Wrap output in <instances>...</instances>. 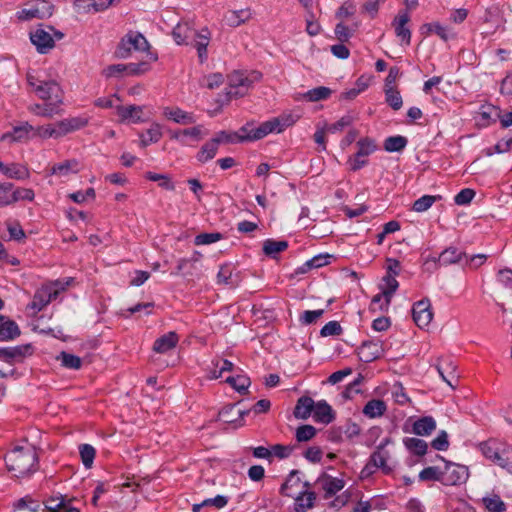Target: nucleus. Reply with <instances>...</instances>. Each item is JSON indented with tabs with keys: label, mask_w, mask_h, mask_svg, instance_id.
Wrapping results in <instances>:
<instances>
[{
	"label": "nucleus",
	"mask_w": 512,
	"mask_h": 512,
	"mask_svg": "<svg viewBox=\"0 0 512 512\" xmlns=\"http://www.w3.org/2000/svg\"><path fill=\"white\" fill-rule=\"evenodd\" d=\"M436 429V421L431 416L419 418L413 423L412 432L419 436H428Z\"/></svg>",
	"instance_id": "obj_30"
},
{
	"label": "nucleus",
	"mask_w": 512,
	"mask_h": 512,
	"mask_svg": "<svg viewBox=\"0 0 512 512\" xmlns=\"http://www.w3.org/2000/svg\"><path fill=\"white\" fill-rule=\"evenodd\" d=\"M61 103L45 101L44 104H33L28 107V110L34 115L53 118L55 115L62 113Z\"/></svg>",
	"instance_id": "obj_21"
},
{
	"label": "nucleus",
	"mask_w": 512,
	"mask_h": 512,
	"mask_svg": "<svg viewBox=\"0 0 512 512\" xmlns=\"http://www.w3.org/2000/svg\"><path fill=\"white\" fill-rule=\"evenodd\" d=\"M321 483L327 498L334 496L344 488V481L342 479L328 475L323 477Z\"/></svg>",
	"instance_id": "obj_37"
},
{
	"label": "nucleus",
	"mask_w": 512,
	"mask_h": 512,
	"mask_svg": "<svg viewBox=\"0 0 512 512\" xmlns=\"http://www.w3.org/2000/svg\"><path fill=\"white\" fill-rule=\"evenodd\" d=\"M483 21L487 24H490L493 30L491 33L496 32L497 30H505L506 19L504 18L503 11L497 5H493L485 10V14L483 17Z\"/></svg>",
	"instance_id": "obj_18"
},
{
	"label": "nucleus",
	"mask_w": 512,
	"mask_h": 512,
	"mask_svg": "<svg viewBox=\"0 0 512 512\" xmlns=\"http://www.w3.org/2000/svg\"><path fill=\"white\" fill-rule=\"evenodd\" d=\"M20 335V329L16 322L12 320H5V317L0 315V340L10 341Z\"/></svg>",
	"instance_id": "obj_29"
},
{
	"label": "nucleus",
	"mask_w": 512,
	"mask_h": 512,
	"mask_svg": "<svg viewBox=\"0 0 512 512\" xmlns=\"http://www.w3.org/2000/svg\"><path fill=\"white\" fill-rule=\"evenodd\" d=\"M385 96L386 102L392 109L399 110L402 107V97L400 92L395 87L385 88Z\"/></svg>",
	"instance_id": "obj_54"
},
{
	"label": "nucleus",
	"mask_w": 512,
	"mask_h": 512,
	"mask_svg": "<svg viewBox=\"0 0 512 512\" xmlns=\"http://www.w3.org/2000/svg\"><path fill=\"white\" fill-rule=\"evenodd\" d=\"M74 4L79 8L86 11L93 9L94 11H100L108 8L113 0H73Z\"/></svg>",
	"instance_id": "obj_39"
},
{
	"label": "nucleus",
	"mask_w": 512,
	"mask_h": 512,
	"mask_svg": "<svg viewBox=\"0 0 512 512\" xmlns=\"http://www.w3.org/2000/svg\"><path fill=\"white\" fill-rule=\"evenodd\" d=\"M313 418L316 422L329 424L334 420L335 415L331 406L326 401L322 400L315 404Z\"/></svg>",
	"instance_id": "obj_27"
},
{
	"label": "nucleus",
	"mask_w": 512,
	"mask_h": 512,
	"mask_svg": "<svg viewBox=\"0 0 512 512\" xmlns=\"http://www.w3.org/2000/svg\"><path fill=\"white\" fill-rule=\"evenodd\" d=\"M218 147L219 146L216 144V142L211 139L201 147L196 155V159L201 163H206L212 160L217 154Z\"/></svg>",
	"instance_id": "obj_40"
},
{
	"label": "nucleus",
	"mask_w": 512,
	"mask_h": 512,
	"mask_svg": "<svg viewBox=\"0 0 512 512\" xmlns=\"http://www.w3.org/2000/svg\"><path fill=\"white\" fill-rule=\"evenodd\" d=\"M405 447L415 455L423 456L427 452V443L419 438L408 437L403 439Z\"/></svg>",
	"instance_id": "obj_43"
},
{
	"label": "nucleus",
	"mask_w": 512,
	"mask_h": 512,
	"mask_svg": "<svg viewBox=\"0 0 512 512\" xmlns=\"http://www.w3.org/2000/svg\"><path fill=\"white\" fill-rule=\"evenodd\" d=\"M253 15L254 12L249 7L239 10H228L223 16V21L227 26L236 28L249 22Z\"/></svg>",
	"instance_id": "obj_15"
},
{
	"label": "nucleus",
	"mask_w": 512,
	"mask_h": 512,
	"mask_svg": "<svg viewBox=\"0 0 512 512\" xmlns=\"http://www.w3.org/2000/svg\"><path fill=\"white\" fill-rule=\"evenodd\" d=\"M46 30L43 27H39L30 33L31 42L36 46L37 51L45 54L49 50L54 47L55 41L51 32H54V35L57 39H61L63 34L61 32H56L52 27H47Z\"/></svg>",
	"instance_id": "obj_7"
},
{
	"label": "nucleus",
	"mask_w": 512,
	"mask_h": 512,
	"mask_svg": "<svg viewBox=\"0 0 512 512\" xmlns=\"http://www.w3.org/2000/svg\"><path fill=\"white\" fill-rule=\"evenodd\" d=\"M444 485H459L469 477L468 468L463 465L449 463L442 471Z\"/></svg>",
	"instance_id": "obj_8"
},
{
	"label": "nucleus",
	"mask_w": 512,
	"mask_h": 512,
	"mask_svg": "<svg viewBox=\"0 0 512 512\" xmlns=\"http://www.w3.org/2000/svg\"><path fill=\"white\" fill-rule=\"evenodd\" d=\"M424 27L427 28L428 32L437 34L444 41H448L450 38L454 37L450 29L437 22L425 24Z\"/></svg>",
	"instance_id": "obj_55"
},
{
	"label": "nucleus",
	"mask_w": 512,
	"mask_h": 512,
	"mask_svg": "<svg viewBox=\"0 0 512 512\" xmlns=\"http://www.w3.org/2000/svg\"><path fill=\"white\" fill-rule=\"evenodd\" d=\"M34 133V127L28 122H25L19 126H15L11 132H7L0 137L1 141H26Z\"/></svg>",
	"instance_id": "obj_19"
},
{
	"label": "nucleus",
	"mask_w": 512,
	"mask_h": 512,
	"mask_svg": "<svg viewBox=\"0 0 512 512\" xmlns=\"http://www.w3.org/2000/svg\"><path fill=\"white\" fill-rule=\"evenodd\" d=\"M504 444L499 443L496 440H488L486 442H482L480 444V450L482 454L489 460H493L497 454L500 452L501 448Z\"/></svg>",
	"instance_id": "obj_48"
},
{
	"label": "nucleus",
	"mask_w": 512,
	"mask_h": 512,
	"mask_svg": "<svg viewBox=\"0 0 512 512\" xmlns=\"http://www.w3.org/2000/svg\"><path fill=\"white\" fill-rule=\"evenodd\" d=\"M315 499L316 496L313 492L303 493L302 495L296 497V511L305 512L307 509L312 508Z\"/></svg>",
	"instance_id": "obj_53"
},
{
	"label": "nucleus",
	"mask_w": 512,
	"mask_h": 512,
	"mask_svg": "<svg viewBox=\"0 0 512 512\" xmlns=\"http://www.w3.org/2000/svg\"><path fill=\"white\" fill-rule=\"evenodd\" d=\"M492 462L512 473V448L504 445Z\"/></svg>",
	"instance_id": "obj_42"
},
{
	"label": "nucleus",
	"mask_w": 512,
	"mask_h": 512,
	"mask_svg": "<svg viewBox=\"0 0 512 512\" xmlns=\"http://www.w3.org/2000/svg\"><path fill=\"white\" fill-rule=\"evenodd\" d=\"M287 247V241H276L273 239H267L263 243V252L268 256L275 257L278 253L286 250Z\"/></svg>",
	"instance_id": "obj_46"
},
{
	"label": "nucleus",
	"mask_w": 512,
	"mask_h": 512,
	"mask_svg": "<svg viewBox=\"0 0 512 512\" xmlns=\"http://www.w3.org/2000/svg\"><path fill=\"white\" fill-rule=\"evenodd\" d=\"M51 291L52 290L48 289L46 285L42 286L39 290H37L30 304L31 309L39 312L43 308H45L51 301L55 300V291Z\"/></svg>",
	"instance_id": "obj_24"
},
{
	"label": "nucleus",
	"mask_w": 512,
	"mask_h": 512,
	"mask_svg": "<svg viewBox=\"0 0 512 512\" xmlns=\"http://www.w3.org/2000/svg\"><path fill=\"white\" fill-rule=\"evenodd\" d=\"M226 382L229 383L236 391L239 393H245L250 386V379L246 376H230L226 379Z\"/></svg>",
	"instance_id": "obj_60"
},
{
	"label": "nucleus",
	"mask_w": 512,
	"mask_h": 512,
	"mask_svg": "<svg viewBox=\"0 0 512 512\" xmlns=\"http://www.w3.org/2000/svg\"><path fill=\"white\" fill-rule=\"evenodd\" d=\"M440 198V196L424 195L413 203V210L416 212H424Z\"/></svg>",
	"instance_id": "obj_56"
},
{
	"label": "nucleus",
	"mask_w": 512,
	"mask_h": 512,
	"mask_svg": "<svg viewBox=\"0 0 512 512\" xmlns=\"http://www.w3.org/2000/svg\"><path fill=\"white\" fill-rule=\"evenodd\" d=\"M196 35L197 30L186 21L178 23L172 31L173 39L178 45L193 44Z\"/></svg>",
	"instance_id": "obj_13"
},
{
	"label": "nucleus",
	"mask_w": 512,
	"mask_h": 512,
	"mask_svg": "<svg viewBox=\"0 0 512 512\" xmlns=\"http://www.w3.org/2000/svg\"><path fill=\"white\" fill-rule=\"evenodd\" d=\"M79 171V163L77 160H66L62 163L55 164L51 169V174L60 177H67L70 174H75Z\"/></svg>",
	"instance_id": "obj_35"
},
{
	"label": "nucleus",
	"mask_w": 512,
	"mask_h": 512,
	"mask_svg": "<svg viewBox=\"0 0 512 512\" xmlns=\"http://www.w3.org/2000/svg\"><path fill=\"white\" fill-rule=\"evenodd\" d=\"M357 152L349 157L348 164L350 169L357 171L367 164V157L376 151L377 146L373 139L362 138L357 142Z\"/></svg>",
	"instance_id": "obj_6"
},
{
	"label": "nucleus",
	"mask_w": 512,
	"mask_h": 512,
	"mask_svg": "<svg viewBox=\"0 0 512 512\" xmlns=\"http://www.w3.org/2000/svg\"><path fill=\"white\" fill-rule=\"evenodd\" d=\"M389 443V439H385L378 447L377 450L372 453L370 457V461L366 466V469L370 467V465L382 469L385 474H389L392 472L393 468L388 464L390 459V454L387 450H385V445Z\"/></svg>",
	"instance_id": "obj_12"
},
{
	"label": "nucleus",
	"mask_w": 512,
	"mask_h": 512,
	"mask_svg": "<svg viewBox=\"0 0 512 512\" xmlns=\"http://www.w3.org/2000/svg\"><path fill=\"white\" fill-rule=\"evenodd\" d=\"M463 258H467L465 252L459 250L456 247H448L439 255L436 259L435 257L431 258L433 262H437L439 266H448L451 264L459 263Z\"/></svg>",
	"instance_id": "obj_22"
},
{
	"label": "nucleus",
	"mask_w": 512,
	"mask_h": 512,
	"mask_svg": "<svg viewBox=\"0 0 512 512\" xmlns=\"http://www.w3.org/2000/svg\"><path fill=\"white\" fill-rule=\"evenodd\" d=\"M116 113L121 121H131L133 123H137L142 121L143 108L137 105H117Z\"/></svg>",
	"instance_id": "obj_25"
},
{
	"label": "nucleus",
	"mask_w": 512,
	"mask_h": 512,
	"mask_svg": "<svg viewBox=\"0 0 512 512\" xmlns=\"http://www.w3.org/2000/svg\"><path fill=\"white\" fill-rule=\"evenodd\" d=\"M316 435V429L312 425H302L296 430V439L298 442H306Z\"/></svg>",
	"instance_id": "obj_63"
},
{
	"label": "nucleus",
	"mask_w": 512,
	"mask_h": 512,
	"mask_svg": "<svg viewBox=\"0 0 512 512\" xmlns=\"http://www.w3.org/2000/svg\"><path fill=\"white\" fill-rule=\"evenodd\" d=\"M161 137V126L155 123L147 130L145 134L141 135V145L146 147L151 143L158 142Z\"/></svg>",
	"instance_id": "obj_50"
},
{
	"label": "nucleus",
	"mask_w": 512,
	"mask_h": 512,
	"mask_svg": "<svg viewBox=\"0 0 512 512\" xmlns=\"http://www.w3.org/2000/svg\"><path fill=\"white\" fill-rule=\"evenodd\" d=\"M387 410L386 403L380 399H372L363 408V414L368 418L381 417Z\"/></svg>",
	"instance_id": "obj_34"
},
{
	"label": "nucleus",
	"mask_w": 512,
	"mask_h": 512,
	"mask_svg": "<svg viewBox=\"0 0 512 512\" xmlns=\"http://www.w3.org/2000/svg\"><path fill=\"white\" fill-rule=\"evenodd\" d=\"M163 115L168 120L181 125H188L196 122L192 113L186 112L179 107H165L163 108Z\"/></svg>",
	"instance_id": "obj_20"
},
{
	"label": "nucleus",
	"mask_w": 512,
	"mask_h": 512,
	"mask_svg": "<svg viewBox=\"0 0 512 512\" xmlns=\"http://www.w3.org/2000/svg\"><path fill=\"white\" fill-rule=\"evenodd\" d=\"M74 282L73 277H67L63 279H57L55 281H52L48 284H46V287L48 289H51L52 291H55V299L58 297V295L65 291L72 283Z\"/></svg>",
	"instance_id": "obj_62"
},
{
	"label": "nucleus",
	"mask_w": 512,
	"mask_h": 512,
	"mask_svg": "<svg viewBox=\"0 0 512 512\" xmlns=\"http://www.w3.org/2000/svg\"><path fill=\"white\" fill-rule=\"evenodd\" d=\"M33 354V347L30 344H23L13 347L0 348V359L14 364L22 362L26 357Z\"/></svg>",
	"instance_id": "obj_9"
},
{
	"label": "nucleus",
	"mask_w": 512,
	"mask_h": 512,
	"mask_svg": "<svg viewBox=\"0 0 512 512\" xmlns=\"http://www.w3.org/2000/svg\"><path fill=\"white\" fill-rule=\"evenodd\" d=\"M227 503L228 498L226 496L217 495L214 498L205 499L201 503L193 504L192 511L200 512V510L205 507H214L216 509H221L225 507Z\"/></svg>",
	"instance_id": "obj_41"
},
{
	"label": "nucleus",
	"mask_w": 512,
	"mask_h": 512,
	"mask_svg": "<svg viewBox=\"0 0 512 512\" xmlns=\"http://www.w3.org/2000/svg\"><path fill=\"white\" fill-rule=\"evenodd\" d=\"M202 257L201 253L194 252L191 258H181L177 263V271L175 274H191V270L194 268V264L200 260Z\"/></svg>",
	"instance_id": "obj_49"
},
{
	"label": "nucleus",
	"mask_w": 512,
	"mask_h": 512,
	"mask_svg": "<svg viewBox=\"0 0 512 512\" xmlns=\"http://www.w3.org/2000/svg\"><path fill=\"white\" fill-rule=\"evenodd\" d=\"M52 14L51 5L42 0L37 2L35 5L24 8L19 12V19L21 20H30L33 18H44L46 16H50Z\"/></svg>",
	"instance_id": "obj_17"
},
{
	"label": "nucleus",
	"mask_w": 512,
	"mask_h": 512,
	"mask_svg": "<svg viewBox=\"0 0 512 512\" xmlns=\"http://www.w3.org/2000/svg\"><path fill=\"white\" fill-rule=\"evenodd\" d=\"M399 283L396 280V276L392 274H386L383 277V284L381 285V290L384 292V295L386 297V301L384 302V305H390L392 296L398 289Z\"/></svg>",
	"instance_id": "obj_38"
},
{
	"label": "nucleus",
	"mask_w": 512,
	"mask_h": 512,
	"mask_svg": "<svg viewBox=\"0 0 512 512\" xmlns=\"http://www.w3.org/2000/svg\"><path fill=\"white\" fill-rule=\"evenodd\" d=\"M235 408V405L225 406L218 414L219 420L223 423H235L248 414V411H240Z\"/></svg>",
	"instance_id": "obj_36"
},
{
	"label": "nucleus",
	"mask_w": 512,
	"mask_h": 512,
	"mask_svg": "<svg viewBox=\"0 0 512 512\" xmlns=\"http://www.w3.org/2000/svg\"><path fill=\"white\" fill-rule=\"evenodd\" d=\"M79 452H80V456H81L83 465L86 468H90L93 464L95 454H96L94 447L89 444H82L79 447Z\"/></svg>",
	"instance_id": "obj_61"
},
{
	"label": "nucleus",
	"mask_w": 512,
	"mask_h": 512,
	"mask_svg": "<svg viewBox=\"0 0 512 512\" xmlns=\"http://www.w3.org/2000/svg\"><path fill=\"white\" fill-rule=\"evenodd\" d=\"M501 110L491 104L482 105L477 112V121L482 126H488L495 123L500 117Z\"/></svg>",
	"instance_id": "obj_26"
},
{
	"label": "nucleus",
	"mask_w": 512,
	"mask_h": 512,
	"mask_svg": "<svg viewBox=\"0 0 512 512\" xmlns=\"http://www.w3.org/2000/svg\"><path fill=\"white\" fill-rule=\"evenodd\" d=\"M209 39L210 32L208 29H203L201 32L197 31V35L193 40L200 62H204L207 59V46L209 44Z\"/></svg>",
	"instance_id": "obj_33"
},
{
	"label": "nucleus",
	"mask_w": 512,
	"mask_h": 512,
	"mask_svg": "<svg viewBox=\"0 0 512 512\" xmlns=\"http://www.w3.org/2000/svg\"><path fill=\"white\" fill-rule=\"evenodd\" d=\"M0 171L12 179L21 180L29 177L28 169L20 164L12 163L10 165H5L0 161Z\"/></svg>",
	"instance_id": "obj_32"
},
{
	"label": "nucleus",
	"mask_w": 512,
	"mask_h": 512,
	"mask_svg": "<svg viewBox=\"0 0 512 512\" xmlns=\"http://www.w3.org/2000/svg\"><path fill=\"white\" fill-rule=\"evenodd\" d=\"M27 83L41 100L63 104V91L56 81L40 79L28 73Z\"/></svg>",
	"instance_id": "obj_3"
},
{
	"label": "nucleus",
	"mask_w": 512,
	"mask_h": 512,
	"mask_svg": "<svg viewBox=\"0 0 512 512\" xmlns=\"http://www.w3.org/2000/svg\"><path fill=\"white\" fill-rule=\"evenodd\" d=\"M149 49L147 39L139 32L130 31L118 44L115 55L118 58L126 59L132 51H146Z\"/></svg>",
	"instance_id": "obj_4"
},
{
	"label": "nucleus",
	"mask_w": 512,
	"mask_h": 512,
	"mask_svg": "<svg viewBox=\"0 0 512 512\" xmlns=\"http://www.w3.org/2000/svg\"><path fill=\"white\" fill-rule=\"evenodd\" d=\"M456 368V364L449 359H443L437 365L439 375L452 388L455 387L454 382L457 383L458 381Z\"/></svg>",
	"instance_id": "obj_23"
},
{
	"label": "nucleus",
	"mask_w": 512,
	"mask_h": 512,
	"mask_svg": "<svg viewBox=\"0 0 512 512\" xmlns=\"http://www.w3.org/2000/svg\"><path fill=\"white\" fill-rule=\"evenodd\" d=\"M8 470L16 477H24L37 470L38 455L33 447H16L6 455Z\"/></svg>",
	"instance_id": "obj_1"
},
{
	"label": "nucleus",
	"mask_w": 512,
	"mask_h": 512,
	"mask_svg": "<svg viewBox=\"0 0 512 512\" xmlns=\"http://www.w3.org/2000/svg\"><path fill=\"white\" fill-rule=\"evenodd\" d=\"M409 21L410 15L408 11L401 10L392 23L396 36L400 39L401 43L405 45H409L411 42V31L407 27Z\"/></svg>",
	"instance_id": "obj_14"
},
{
	"label": "nucleus",
	"mask_w": 512,
	"mask_h": 512,
	"mask_svg": "<svg viewBox=\"0 0 512 512\" xmlns=\"http://www.w3.org/2000/svg\"><path fill=\"white\" fill-rule=\"evenodd\" d=\"M213 369L210 371L212 379H218L225 371H231L234 367L233 363L226 359H216L212 361Z\"/></svg>",
	"instance_id": "obj_51"
},
{
	"label": "nucleus",
	"mask_w": 512,
	"mask_h": 512,
	"mask_svg": "<svg viewBox=\"0 0 512 512\" xmlns=\"http://www.w3.org/2000/svg\"><path fill=\"white\" fill-rule=\"evenodd\" d=\"M66 504L63 496L50 497L45 502V508L50 512H60L66 508Z\"/></svg>",
	"instance_id": "obj_64"
},
{
	"label": "nucleus",
	"mask_w": 512,
	"mask_h": 512,
	"mask_svg": "<svg viewBox=\"0 0 512 512\" xmlns=\"http://www.w3.org/2000/svg\"><path fill=\"white\" fill-rule=\"evenodd\" d=\"M483 503L490 512H504L506 509L505 503L497 495L483 498Z\"/></svg>",
	"instance_id": "obj_58"
},
{
	"label": "nucleus",
	"mask_w": 512,
	"mask_h": 512,
	"mask_svg": "<svg viewBox=\"0 0 512 512\" xmlns=\"http://www.w3.org/2000/svg\"><path fill=\"white\" fill-rule=\"evenodd\" d=\"M412 315L415 324L419 328L423 329L427 327L433 319V312L431 310L429 299H422L416 302L412 308Z\"/></svg>",
	"instance_id": "obj_10"
},
{
	"label": "nucleus",
	"mask_w": 512,
	"mask_h": 512,
	"mask_svg": "<svg viewBox=\"0 0 512 512\" xmlns=\"http://www.w3.org/2000/svg\"><path fill=\"white\" fill-rule=\"evenodd\" d=\"M330 257L331 256L328 254L317 255V256L313 257L312 259L308 260L307 262H305V264L300 268V272L305 273L308 270H310L311 268H319V267L325 266L329 263L328 259Z\"/></svg>",
	"instance_id": "obj_59"
},
{
	"label": "nucleus",
	"mask_w": 512,
	"mask_h": 512,
	"mask_svg": "<svg viewBox=\"0 0 512 512\" xmlns=\"http://www.w3.org/2000/svg\"><path fill=\"white\" fill-rule=\"evenodd\" d=\"M89 123V118L86 116H77L62 119L55 123L58 138H62L70 133L78 131L86 127Z\"/></svg>",
	"instance_id": "obj_11"
},
{
	"label": "nucleus",
	"mask_w": 512,
	"mask_h": 512,
	"mask_svg": "<svg viewBox=\"0 0 512 512\" xmlns=\"http://www.w3.org/2000/svg\"><path fill=\"white\" fill-rule=\"evenodd\" d=\"M419 479L421 481H440L443 484L442 471H440L437 467L434 466L424 468L419 473Z\"/></svg>",
	"instance_id": "obj_57"
},
{
	"label": "nucleus",
	"mask_w": 512,
	"mask_h": 512,
	"mask_svg": "<svg viewBox=\"0 0 512 512\" xmlns=\"http://www.w3.org/2000/svg\"><path fill=\"white\" fill-rule=\"evenodd\" d=\"M358 354L363 362H372L383 354L382 343L375 340L364 341L359 347Z\"/></svg>",
	"instance_id": "obj_16"
},
{
	"label": "nucleus",
	"mask_w": 512,
	"mask_h": 512,
	"mask_svg": "<svg viewBox=\"0 0 512 512\" xmlns=\"http://www.w3.org/2000/svg\"><path fill=\"white\" fill-rule=\"evenodd\" d=\"M407 143V138L404 136H390L384 142V149L387 152H400L406 147Z\"/></svg>",
	"instance_id": "obj_47"
},
{
	"label": "nucleus",
	"mask_w": 512,
	"mask_h": 512,
	"mask_svg": "<svg viewBox=\"0 0 512 512\" xmlns=\"http://www.w3.org/2000/svg\"><path fill=\"white\" fill-rule=\"evenodd\" d=\"M178 341L179 337L176 332H168L156 339L153 345V350L157 353H166L173 349L177 345Z\"/></svg>",
	"instance_id": "obj_28"
},
{
	"label": "nucleus",
	"mask_w": 512,
	"mask_h": 512,
	"mask_svg": "<svg viewBox=\"0 0 512 512\" xmlns=\"http://www.w3.org/2000/svg\"><path fill=\"white\" fill-rule=\"evenodd\" d=\"M217 283L230 287L238 285V281L233 277V268L230 265L226 264L220 267L217 274Z\"/></svg>",
	"instance_id": "obj_44"
},
{
	"label": "nucleus",
	"mask_w": 512,
	"mask_h": 512,
	"mask_svg": "<svg viewBox=\"0 0 512 512\" xmlns=\"http://www.w3.org/2000/svg\"><path fill=\"white\" fill-rule=\"evenodd\" d=\"M57 359L61 361V364L64 367L69 369L78 370L82 366V360L80 357L67 352H61Z\"/></svg>",
	"instance_id": "obj_52"
},
{
	"label": "nucleus",
	"mask_w": 512,
	"mask_h": 512,
	"mask_svg": "<svg viewBox=\"0 0 512 512\" xmlns=\"http://www.w3.org/2000/svg\"><path fill=\"white\" fill-rule=\"evenodd\" d=\"M294 122L295 120L291 115H281L279 117L272 118L256 127V130L251 138L262 139L270 133H280L287 127L291 126Z\"/></svg>",
	"instance_id": "obj_5"
},
{
	"label": "nucleus",
	"mask_w": 512,
	"mask_h": 512,
	"mask_svg": "<svg viewBox=\"0 0 512 512\" xmlns=\"http://www.w3.org/2000/svg\"><path fill=\"white\" fill-rule=\"evenodd\" d=\"M332 94V90L328 87L319 86L316 88H313L304 94H302V97L310 102H317L321 100L328 99Z\"/></svg>",
	"instance_id": "obj_45"
},
{
	"label": "nucleus",
	"mask_w": 512,
	"mask_h": 512,
	"mask_svg": "<svg viewBox=\"0 0 512 512\" xmlns=\"http://www.w3.org/2000/svg\"><path fill=\"white\" fill-rule=\"evenodd\" d=\"M262 74L258 71H234L228 77L226 95L229 98L245 96L254 83L260 81Z\"/></svg>",
	"instance_id": "obj_2"
},
{
	"label": "nucleus",
	"mask_w": 512,
	"mask_h": 512,
	"mask_svg": "<svg viewBox=\"0 0 512 512\" xmlns=\"http://www.w3.org/2000/svg\"><path fill=\"white\" fill-rule=\"evenodd\" d=\"M315 403L312 398L302 396L298 399L294 408V416L297 419H307L313 413Z\"/></svg>",
	"instance_id": "obj_31"
}]
</instances>
